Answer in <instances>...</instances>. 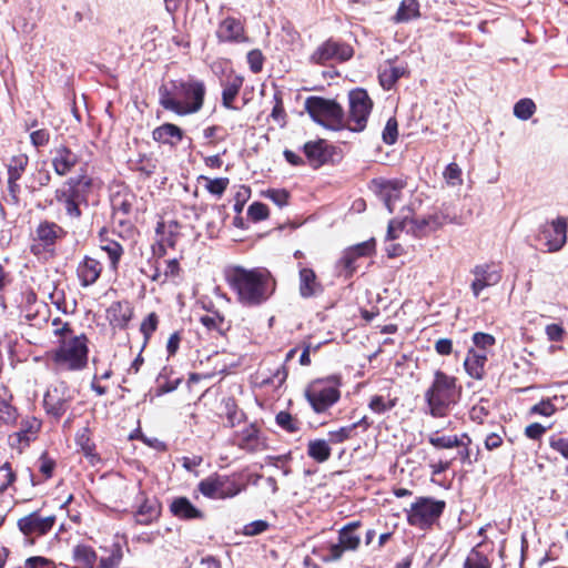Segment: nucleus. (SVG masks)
Masks as SVG:
<instances>
[{"instance_id":"obj_1","label":"nucleus","mask_w":568,"mask_h":568,"mask_svg":"<svg viewBox=\"0 0 568 568\" xmlns=\"http://www.w3.org/2000/svg\"><path fill=\"white\" fill-rule=\"evenodd\" d=\"M226 280L237 302L245 306L261 305L275 290V283L265 268L233 266L226 272Z\"/></svg>"},{"instance_id":"obj_2","label":"nucleus","mask_w":568,"mask_h":568,"mask_svg":"<svg viewBox=\"0 0 568 568\" xmlns=\"http://www.w3.org/2000/svg\"><path fill=\"white\" fill-rule=\"evenodd\" d=\"M160 104L179 115L197 112L203 105L204 84L200 81L174 82L173 90L160 88Z\"/></svg>"},{"instance_id":"obj_3","label":"nucleus","mask_w":568,"mask_h":568,"mask_svg":"<svg viewBox=\"0 0 568 568\" xmlns=\"http://www.w3.org/2000/svg\"><path fill=\"white\" fill-rule=\"evenodd\" d=\"M459 397L460 388L456 384V378L442 371L435 372L434 381L425 393L429 414L433 417L446 416L449 408L458 402Z\"/></svg>"},{"instance_id":"obj_4","label":"nucleus","mask_w":568,"mask_h":568,"mask_svg":"<svg viewBox=\"0 0 568 568\" xmlns=\"http://www.w3.org/2000/svg\"><path fill=\"white\" fill-rule=\"evenodd\" d=\"M88 339L84 335L64 337L54 349L52 359L61 371H80L88 363Z\"/></svg>"},{"instance_id":"obj_5","label":"nucleus","mask_w":568,"mask_h":568,"mask_svg":"<svg viewBox=\"0 0 568 568\" xmlns=\"http://www.w3.org/2000/svg\"><path fill=\"white\" fill-rule=\"evenodd\" d=\"M89 185L84 178H70L55 190L51 204H55L67 217L75 220L81 215L80 204L85 201L83 192Z\"/></svg>"},{"instance_id":"obj_6","label":"nucleus","mask_w":568,"mask_h":568,"mask_svg":"<svg viewBox=\"0 0 568 568\" xmlns=\"http://www.w3.org/2000/svg\"><path fill=\"white\" fill-rule=\"evenodd\" d=\"M339 378L336 376L316 379L305 389V397L314 412L324 413L341 397Z\"/></svg>"},{"instance_id":"obj_7","label":"nucleus","mask_w":568,"mask_h":568,"mask_svg":"<svg viewBox=\"0 0 568 568\" xmlns=\"http://www.w3.org/2000/svg\"><path fill=\"white\" fill-rule=\"evenodd\" d=\"M305 109L315 122L325 128L338 130L344 125V111L334 100L310 97L305 101Z\"/></svg>"},{"instance_id":"obj_8","label":"nucleus","mask_w":568,"mask_h":568,"mask_svg":"<svg viewBox=\"0 0 568 568\" xmlns=\"http://www.w3.org/2000/svg\"><path fill=\"white\" fill-rule=\"evenodd\" d=\"M445 501L430 497H419L407 511L409 525L425 529L430 527L443 514Z\"/></svg>"},{"instance_id":"obj_9","label":"nucleus","mask_w":568,"mask_h":568,"mask_svg":"<svg viewBox=\"0 0 568 568\" xmlns=\"http://www.w3.org/2000/svg\"><path fill=\"white\" fill-rule=\"evenodd\" d=\"M349 114L347 126L359 132L365 129L373 103L365 90L357 89L349 92Z\"/></svg>"},{"instance_id":"obj_10","label":"nucleus","mask_w":568,"mask_h":568,"mask_svg":"<svg viewBox=\"0 0 568 568\" xmlns=\"http://www.w3.org/2000/svg\"><path fill=\"white\" fill-rule=\"evenodd\" d=\"M73 398V390L65 383L59 382L45 392L43 406L49 415L60 418L69 409Z\"/></svg>"},{"instance_id":"obj_11","label":"nucleus","mask_w":568,"mask_h":568,"mask_svg":"<svg viewBox=\"0 0 568 568\" xmlns=\"http://www.w3.org/2000/svg\"><path fill=\"white\" fill-rule=\"evenodd\" d=\"M199 490L205 497L224 499L236 496L242 487L226 476L212 475L200 481Z\"/></svg>"},{"instance_id":"obj_12","label":"nucleus","mask_w":568,"mask_h":568,"mask_svg":"<svg viewBox=\"0 0 568 568\" xmlns=\"http://www.w3.org/2000/svg\"><path fill=\"white\" fill-rule=\"evenodd\" d=\"M567 220L561 216L540 226L539 236L545 241L547 252H558L564 247L567 242Z\"/></svg>"},{"instance_id":"obj_13","label":"nucleus","mask_w":568,"mask_h":568,"mask_svg":"<svg viewBox=\"0 0 568 568\" xmlns=\"http://www.w3.org/2000/svg\"><path fill=\"white\" fill-rule=\"evenodd\" d=\"M359 527L358 521L349 523L344 526L338 534V542L329 544L327 547L326 560H337L345 550H356L361 542V537L356 534Z\"/></svg>"},{"instance_id":"obj_14","label":"nucleus","mask_w":568,"mask_h":568,"mask_svg":"<svg viewBox=\"0 0 568 568\" xmlns=\"http://www.w3.org/2000/svg\"><path fill=\"white\" fill-rule=\"evenodd\" d=\"M55 516H42L40 511H32L18 520V527L24 536L40 537L47 535L55 524Z\"/></svg>"},{"instance_id":"obj_15","label":"nucleus","mask_w":568,"mask_h":568,"mask_svg":"<svg viewBox=\"0 0 568 568\" xmlns=\"http://www.w3.org/2000/svg\"><path fill=\"white\" fill-rule=\"evenodd\" d=\"M353 55V49L343 42L332 39L322 43L312 54V61L315 63H326L328 61H346Z\"/></svg>"},{"instance_id":"obj_16","label":"nucleus","mask_w":568,"mask_h":568,"mask_svg":"<svg viewBox=\"0 0 568 568\" xmlns=\"http://www.w3.org/2000/svg\"><path fill=\"white\" fill-rule=\"evenodd\" d=\"M445 223V217L440 214H430L427 216L405 217L404 226L407 231L414 233L416 236L427 235L438 229Z\"/></svg>"},{"instance_id":"obj_17","label":"nucleus","mask_w":568,"mask_h":568,"mask_svg":"<svg viewBox=\"0 0 568 568\" xmlns=\"http://www.w3.org/2000/svg\"><path fill=\"white\" fill-rule=\"evenodd\" d=\"M471 273L474 275L471 291L475 297H478L483 290L497 285L501 280L499 270L487 264L475 266Z\"/></svg>"},{"instance_id":"obj_18","label":"nucleus","mask_w":568,"mask_h":568,"mask_svg":"<svg viewBox=\"0 0 568 568\" xmlns=\"http://www.w3.org/2000/svg\"><path fill=\"white\" fill-rule=\"evenodd\" d=\"M79 156L68 146L59 145L52 150L51 164L54 172L64 176L78 164Z\"/></svg>"},{"instance_id":"obj_19","label":"nucleus","mask_w":568,"mask_h":568,"mask_svg":"<svg viewBox=\"0 0 568 568\" xmlns=\"http://www.w3.org/2000/svg\"><path fill=\"white\" fill-rule=\"evenodd\" d=\"M40 426L41 423L37 418L24 420L21 429L10 435V446L21 452L23 448L29 446L31 440L36 439Z\"/></svg>"},{"instance_id":"obj_20","label":"nucleus","mask_w":568,"mask_h":568,"mask_svg":"<svg viewBox=\"0 0 568 568\" xmlns=\"http://www.w3.org/2000/svg\"><path fill=\"white\" fill-rule=\"evenodd\" d=\"M298 277V292L303 298H311L322 294L323 285L312 268L301 267Z\"/></svg>"},{"instance_id":"obj_21","label":"nucleus","mask_w":568,"mask_h":568,"mask_svg":"<svg viewBox=\"0 0 568 568\" xmlns=\"http://www.w3.org/2000/svg\"><path fill=\"white\" fill-rule=\"evenodd\" d=\"M378 195L385 203L389 213L395 209L396 202L400 200L404 183L399 180L383 181L378 183Z\"/></svg>"},{"instance_id":"obj_22","label":"nucleus","mask_w":568,"mask_h":568,"mask_svg":"<svg viewBox=\"0 0 568 568\" xmlns=\"http://www.w3.org/2000/svg\"><path fill=\"white\" fill-rule=\"evenodd\" d=\"M101 263L93 257H84L78 265L77 273L82 286H90L94 284L101 275Z\"/></svg>"},{"instance_id":"obj_23","label":"nucleus","mask_w":568,"mask_h":568,"mask_svg":"<svg viewBox=\"0 0 568 568\" xmlns=\"http://www.w3.org/2000/svg\"><path fill=\"white\" fill-rule=\"evenodd\" d=\"M216 36L221 41H244V28L242 23L234 18L224 19L216 31Z\"/></svg>"},{"instance_id":"obj_24","label":"nucleus","mask_w":568,"mask_h":568,"mask_svg":"<svg viewBox=\"0 0 568 568\" xmlns=\"http://www.w3.org/2000/svg\"><path fill=\"white\" fill-rule=\"evenodd\" d=\"M141 496L143 500L135 513V520L140 525H149L159 518L161 506L156 499L144 498L143 493Z\"/></svg>"},{"instance_id":"obj_25","label":"nucleus","mask_w":568,"mask_h":568,"mask_svg":"<svg viewBox=\"0 0 568 568\" xmlns=\"http://www.w3.org/2000/svg\"><path fill=\"white\" fill-rule=\"evenodd\" d=\"M487 362L486 352L470 349L465 358L464 366L467 374L476 379H481L485 374V364Z\"/></svg>"},{"instance_id":"obj_26","label":"nucleus","mask_w":568,"mask_h":568,"mask_svg":"<svg viewBox=\"0 0 568 568\" xmlns=\"http://www.w3.org/2000/svg\"><path fill=\"white\" fill-rule=\"evenodd\" d=\"M108 320L114 327L123 328L132 316L131 307L125 302H115L106 311Z\"/></svg>"},{"instance_id":"obj_27","label":"nucleus","mask_w":568,"mask_h":568,"mask_svg":"<svg viewBox=\"0 0 568 568\" xmlns=\"http://www.w3.org/2000/svg\"><path fill=\"white\" fill-rule=\"evenodd\" d=\"M374 241H366L347 248L342 258L344 266L348 271L353 272V264L356 261V258L369 255L374 251Z\"/></svg>"},{"instance_id":"obj_28","label":"nucleus","mask_w":568,"mask_h":568,"mask_svg":"<svg viewBox=\"0 0 568 568\" xmlns=\"http://www.w3.org/2000/svg\"><path fill=\"white\" fill-rule=\"evenodd\" d=\"M171 511L174 516L181 519H195L202 518V513L185 497L175 498L171 506Z\"/></svg>"},{"instance_id":"obj_29","label":"nucleus","mask_w":568,"mask_h":568,"mask_svg":"<svg viewBox=\"0 0 568 568\" xmlns=\"http://www.w3.org/2000/svg\"><path fill=\"white\" fill-rule=\"evenodd\" d=\"M244 82V78L242 75H232L229 77L223 87L222 92V104L227 109H234L233 101L237 97L242 85Z\"/></svg>"},{"instance_id":"obj_30","label":"nucleus","mask_w":568,"mask_h":568,"mask_svg":"<svg viewBox=\"0 0 568 568\" xmlns=\"http://www.w3.org/2000/svg\"><path fill=\"white\" fill-rule=\"evenodd\" d=\"M405 73V67L386 63L379 71V82L384 89L389 90Z\"/></svg>"},{"instance_id":"obj_31","label":"nucleus","mask_w":568,"mask_h":568,"mask_svg":"<svg viewBox=\"0 0 568 568\" xmlns=\"http://www.w3.org/2000/svg\"><path fill=\"white\" fill-rule=\"evenodd\" d=\"M153 139L161 143L174 144L182 140V131L179 126L166 123L153 131Z\"/></svg>"},{"instance_id":"obj_32","label":"nucleus","mask_w":568,"mask_h":568,"mask_svg":"<svg viewBox=\"0 0 568 568\" xmlns=\"http://www.w3.org/2000/svg\"><path fill=\"white\" fill-rule=\"evenodd\" d=\"M180 264L176 258L164 261V268L160 264L156 265L154 274L151 276L152 281L165 283L168 280L178 276Z\"/></svg>"},{"instance_id":"obj_33","label":"nucleus","mask_w":568,"mask_h":568,"mask_svg":"<svg viewBox=\"0 0 568 568\" xmlns=\"http://www.w3.org/2000/svg\"><path fill=\"white\" fill-rule=\"evenodd\" d=\"M307 454L317 463H324L331 457V447L324 439L310 440L307 444Z\"/></svg>"},{"instance_id":"obj_34","label":"nucleus","mask_w":568,"mask_h":568,"mask_svg":"<svg viewBox=\"0 0 568 568\" xmlns=\"http://www.w3.org/2000/svg\"><path fill=\"white\" fill-rule=\"evenodd\" d=\"M73 559L82 568H93L97 554L90 546L78 545L73 549Z\"/></svg>"},{"instance_id":"obj_35","label":"nucleus","mask_w":568,"mask_h":568,"mask_svg":"<svg viewBox=\"0 0 568 568\" xmlns=\"http://www.w3.org/2000/svg\"><path fill=\"white\" fill-rule=\"evenodd\" d=\"M419 17V3L416 0H403L394 20L397 23L407 22Z\"/></svg>"},{"instance_id":"obj_36","label":"nucleus","mask_w":568,"mask_h":568,"mask_svg":"<svg viewBox=\"0 0 568 568\" xmlns=\"http://www.w3.org/2000/svg\"><path fill=\"white\" fill-rule=\"evenodd\" d=\"M239 445L247 450H255L258 446V429L254 425L245 426L237 435Z\"/></svg>"},{"instance_id":"obj_37","label":"nucleus","mask_w":568,"mask_h":568,"mask_svg":"<svg viewBox=\"0 0 568 568\" xmlns=\"http://www.w3.org/2000/svg\"><path fill=\"white\" fill-rule=\"evenodd\" d=\"M397 404V398L396 397H385V396H382V395H374L369 403H368V407L372 412L376 413V414H384L388 410H390L392 408H394Z\"/></svg>"},{"instance_id":"obj_38","label":"nucleus","mask_w":568,"mask_h":568,"mask_svg":"<svg viewBox=\"0 0 568 568\" xmlns=\"http://www.w3.org/2000/svg\"><path fill=\"white\" fill-rule=\"evenodd\" d=\"M59 230L60 229L53 223H42L37 230V235L38 239L47 246L54 243Z\"/></svg>"},{"instance_id":"obj_39","label":"nucleus","mask_w":568,"mask_h":568,"mask_svg":"<svg viewBox=\"0 0 568 568\" xmlns=\"http://www.w3.org/2000/svg\"><path fill=\"white\" fill-rule=\"evenodd\" d=\"M101 250L108 254L110 266L113 271H115L123 254L122 246L118 242L109 241L101 245Z\"/></svg>"},{"instance_id":"obj_40","label":"nucleus","mask_w":568,"mask_h":568,"mask_svg":"<svg viewBox=\"0 0 568 568\" xmlns=\"http://www.w3.org/2000/svg\"><path fill=\"white\" fill-rule=\"evenodd\" d=\"M364 422V419H362L361 422L358 423H354V424H351V425H347V426H343L336 430H331L328 433V437H329V442L333 443V444H339V443H343L345 440H347L348 438H351L356 429V427L362 423Z\"/></svg>"},{"instance_id":"obj_41","label":"nucleus","mask_w":568,"mask_h":568,"mask_svg":"<svg viewBox=\"0 0 568 568\" xmlns=\"http://www.w3.org/2000/svg\"><path fill=\"white\" fill-rule=\"evenodd\" d=\"M536 111V105L530 99H521L514 106V114L520 120H528Z\"/></svg>"},{"instance_id":"obj_42","label":"nucleus","mask_w":568,"mask_h":568,"mask_svg":"<svg viewBox=\"0 0 568 568\" xmlns=\"http://www.w3.org/2000/svg\"><path fill=\"white\" fill-rule=\"evenodd\" d=\"M201 179L205 182L204 186L205 189L214 195L221 196L224 191L226 190L229 185V179L227 178H217V179H210L206 176H201Z\"/></svg>"},{"instance_id":"obj_43","label":"nucleus","mask_w":568,"mask_h":568,"mask_svg":"<svg viewBox=\"0 0 568 568\" xmlns=\"http://www.w3.org/2000/svg\"><path fill=\"white\" fill-rule=\"evenodd\" d=\"M428 442L435 448H454L464 445V440L457 436H429Z\"/></svg>"},{"instance_id":"obj_44","label":"nucleus","mask_w":568,"mask_h":568,"mask_svg":"<svg viewBox=\"0 0 568 568\" xmlns=\"http://www.w3.org/2000/svg\"><path fill=\"white\" fill-rule=\"evenodd\" d=\"M265 199L271 200L278 207L288 204L290 193L284 189H268L262 192Z\"/></svg>"},{"instance_id":"obj_45","label":"nucleus","mask_w":568,"mask_h":568,"mask_svg":"<svg viewBox=\"0 0 568 568\" xmlns=\"http://www.w3.org/2000/svg\"><path fill=\"white\" fill-rule=\"evenodd\" d=\"M275 419L276 424L288 433H296L300 429V423L287 412H280Z\"/></svg>"},{"instance_id":"obj_46","label":"nucleus","mask_w":568,"mask_h":568,"mask_svg":"<svg viewBox=\"0 0 568 568\" xmlns=\"http://www.w3.org/2000/svg\"><path fill=\"white\" fill-rule=\"evenodd\" d=\"M464 568H491L488 558L476 550H473L464 562Z\"/></svg>"},{"instance_id":"obj_47","label":"nucleus","mask_w":568,"mask_h":568,"mask_svg":"<svg viewBox=\"0 0 568 568\" xmlns=\"http://www.w3.org/2000/svg\"><path fill=\"white\" fill-rule=\"evenodd\" d=\"M444 179L450 186H459L463 184L462 169L457 163H449L444 171Z\"/></svg>"},{"instance_id":"obj_48","label":"nucleus","mask_w":568,"mask_h":568,"mask_svg":"<svg viewBox=\"0 0 568 568\" xmlns=\"http://www.w3.org/2000/svg\"><path fill=\"white\" fill-rule=\"evenodd\" d=\"M304 152L312 162H321L324 156V142L311 141L304 145Z\"/></svg>"},{"instance_id":"obj_49","label":"nucleus","mask_w":568,"mask_h":568,"mask_svg":"<svg viewBox=\"0 0 568 568\" xmlns=\"http://www.w3.org/2000/svg\"><path fill=\"white\" fill-rule=\"evenodd\" d=\"M398 136V124L395 118H389L383 130V141L386 144H394Z\"/></svg>"},{"instance_id":"obj_50","label":"nucleus","mask_w":568,"mask_h":568,"mask_svg":"<svg viewBox=\"0 0 568 568\" xmlns=\"http://www.w3.org/2000/svg\"><path fill=\"white\" fill-rule=\"evenodd\" d=\"M30 142L37 149L47 146L50 142L49 130L44 128L32 130L30 132Z\"/></svg>"},{"instance_id":"obj_51","label":"nucleus","mask_w":568,"mask_h":568,"mask_svg":"<svg viewBox=\"0 0 568 568\" xmlns=\"http://www.w3.org/2000/svg\"><path fill=\"white\" fill-rule=\"evenodd\" d=\"M248 217L254 221H263L268 216V209L264 203L254 202L247 209Z\"/></svg>"},{"instance_id":"obj_52","label":"nucleus","mask_w":568,"mask_h":568,"mask_svg":"<svg viewBox=\"0 0 568 568\" xmlns=\"http://www.w3.org/2000/svg\"><path fill=\"white\" fill-rule=\"evenodd\" d=\"M549 446L568 460V437L552 435L549 438Z\"/></svg>"},{"instance_id":"obj_53","label":"nucleus","mask_w":568,"mask_h":568,"mask_svg":"<svg viewBox=\"0 0 568 568\" xmlns=\"http://www.w3.org/2000/svg\"><path fill=\"white\" fill-rule=\"evenodd\" d=\"M17 418L16 408L12 407L6 399L0 398V424H9Z\"/></svg>"},{"instance_id":"obj_54","label":"nucleus","mask_w":568,"mask_h":568,"mask_svg":"<svg viewBox=\"0 0 568 568\" xmlns=\"http://www.w3.org/2000/svg\"><path fill=\"white\" fill-rule=\"evenodd\" d=\"M200 322L207 329H217L221 331L223 328L224 318L217 313L206 314L200 317Z\"/></svg>"},{"instance_id":"obj_55","label":"nucleus","mask_w":568,"mask_h":568,"mask_svg":"<svg viewBox=\"0 0 568 568\" xmlns=\"http://www.w3.org/2000/svg\"><path fill=\"white\" fill-rule=\"evenodd\" d=\"M473 342L478 348H480L479 352H486L488 347H491L495 344L496 339L490 334L478 332L473 335Z\"/></svg>"},{"instance_id":"obj_56","label":"nucleus","mask_w":568,"mask_h":568,"mask_svg":"<svg viewBox=\"0 0 568 568\" xmlns=\"http://www.w3.org/2000/svg\"><path fill=\"white\" fill-rule=\"evenodd\" d=\"M556 412L555 405L551 403L550 399L541 400L540 403L534 405L530 408L531 414L541 415L545 417H549L554 415Z\"/></svg>"},{"instance_id":"obj_57","label":"nucleus","mask_w":568,"mask_h":568,"mask_svg":"<svg viewBox=\"0 0 568 568\" xmlns=\"http://www.w3.org/2000/svg\"><path fill=\"white\" fill-rule=\"evenodd\" d=\"M158 316L155 313H151L141 324V332L145 338H149L152 333L156 329Z\"/></svg>"},{"instance_id":"obj_58","label":"nucleus","mask_w":568,"mask_h":568,"mask_svg":"<svg viewBox=\"0 0 568 568\" xmlns=\"http://www.w3.org/2000/svg\"><path fill=\"white\" fill-rule=\"evenodd\" d=\"M24 568H55V565L48 558L37 556L28 558Z\"/></svg>"},{"instance_id":"obj_59","label":"nucleus","mask_w":568,"mask_h":568,"mask_svg":"<svg viewBox=\"0 0 568 568\" xmlns=\"http://www.w3.org/2000/svg\"><path fill=\"white\" fill-rule=\"evenodd\" d=\"M247 63L254 73H257L263 68V55L258 50H252L247 53Z\"/></svg>"},{"instance_id":"obj_60","label":"nucleus","mask_w":568,"mask_h":568,"mask_svg":"<svg viewBox=\"0 0 568 568\" xmlns=\"http://www.w3.org/2000/svg\"><path fill=\"white\" fill-rule=\"evenodd\" d=\"M55 463L50 459L47 454H43L40 457V471L44 476L45 479H49L52 477L53 469H54Z\"/></svg>"},{"instance_id":"obj_61","label":"nucleus","mask_w":568,"mask_h":568,"mask_svg":"<svg viewBox=\"0 0 568 568\" xmlns=\"http://www.w3.org/2000/svg\"><path fill=\"white\" fill-rule=\"evenodd\" d=\"M268 527V524L264 520H256L253 523H250L244 527V534L248 536L258 535L263 531H265Z\"/></svg>"},{"instance_id":"obj_62","label":"nucleus","mask_w":568,"mask_h":568,"mask_svg":"<svg viewBox=\"0 0 568 568\" xmlns=\"http://www.w3.org/2000/svg\"><path fill=\"white\" fill-rule=\"evenodd\" d=\"M122 559V552L120 549H116L111 554L108 558H102L100 560V567L101 568H115L120 565V561Z\"/></svg>"},{"instance_id":"obj_63","label":"nucleus","mask_w":568,"mask_h":568,"mask_svg":"<svg viewBox=\"0 0 568 568\" xmlns=\"http://www.w3.org/2000/svg\"><path fill=\"white\" fill-rule=\"evenodd\" d=\"M547 428L539 423H532L525 428V435L530 439H539Z\"/></svg>"},{"instance_id":"obj_64","label":"nucleus","mask_w":568,"mask_h":568,"mask_svg":"<svg viewBox=\"0 0 568 568\" xmlns=\"http://www.w3.org/2000/svg\"><path fill=\"white\" fill-rule=\"evenodd\" d=\"M546 335L549 341H561L564 336V328L558 324H549L546 326Z\"/></svg>"}]
</instances>
